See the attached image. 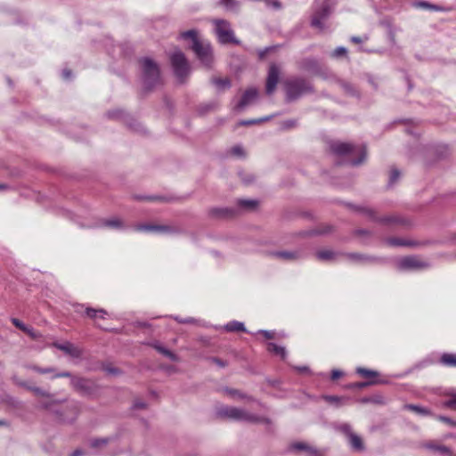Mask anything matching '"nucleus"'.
Instances as JSON below:
<instances>
[{"label": "nucleus", "mask_w": 456, "mask_h": 456, "mask_svg": "<svg viewBox=\"0 0 456 456\" xmlns=\"http://www.w3.org/2000/svg\"><path fill=\"white\" fill-rule=\"evenodd\" d=\"M181 37L188 41V46L193 51L200 61L207 68L213 62L214 57L210 44L198 37L197 30H186Z\"/></svg>", "instance_id": "obj_1"}, {"label": "nucleus", "mask_w": 456, "mask_h": 456, "mask_svg": "<svg viewBox=\"0 0 456 456\" xmlns=\"http://www.w3.org/2000/svg\"><path fill=\"white\" fill-rule=\"evenodd\" d=\"M336 4V0H315L312 5L310 25L316 28H323Z\"/></svg>", "instance_id": "obj_2"}, {"label": "nucleus", "mask_w": 456, "mask_h": 456, "mask_svg": "<svg viewBox=\"0 0 456 456\" xmlns=\"http://www.w3.org/2000/svg\"><path fill=\"white\" fill-rule=\"evenodd\" d=\"M330 149L335 154L346 157L347 161L353 166L362 164L366 158L364 147L354 146L347 142H333L330 145Z\"/></svg>", "instance_id": "obj_3"}, {"label": "nucleus", "mask_w": 456, "mask_h": 456, "mask_svg": "<svg viewBox=\"0 0 456 456\" xmlns=\"http://www.w3.org/2000/svg\"><path fill=\"white\" fill-rule=\"evenodd\" d=\"M216 414L220 418L230 419L238 421L257 422L259 418L243 409L221 405L216 408Z\"/></svg>", "instance_id": "obj_4"}, {"label": "nucleus", "mask_w": 456, "mask_h": 456, "mask_svg": "<svg viewBox=\"0 0 456 456\" xmlns=\"http://www.w3.org/2000/svg\"><path fill=\"white\" fill-rule=\"evenodd\" d=\"M170 62L176 78L180 82H183L191 72L190 64L183 53L180 50H175L170 55Z\"/></svg>", "instance_id": "obj_5"}, {"label": "nucleus", "mask_w": 456, "mask_h": 456, "mask_svg": "<svg viewBox=\"0 0 456 456\" xmlns=\"http://www.w3.org/2000/svg\"><path fill=\"white\" fill-rule=\"evenodd\" d=\"M143 83L147 88L153 86L159 79V68L151 58L145 57L140 61Z\"/></svg>", "instance_id": "obj_6"}, {"label": "nucleus", "mask_w": 456, "mask_h": 456, "mask_svg": "<svg viewBox=\"0 0 456 456\" xmlns=\"http://www.w3.org/2000/svg\"><path fill=\"white\" fill-rule=\"evenodd\" d=\"M310 84L300 78L289 80L286 84L287 97L289 101L295 100L302 94L311 91Z\"/></svg>", "instance_id": "obj_7"}, {"label": "nucleus", "mask_w": 456, "mask_h": 456, "mask_svg": "<svg viewBox=\"0 0 456 456\" xmlns=\"http://www.w3.org/2000/svg\"><path fill=\"white\" fill-rule=\"evenodd\" d=\"M397 268L402 271L423 270L429 266V264L418 256H405L397 260Z\"/></svg>", "instance_id": "obj_8"}, {"label": "nucleus", "mask_w": 456, "mask_h": 456, "mask_svg": "<svg viewBox=\"0 0 456 456\" xmlns=\"http://www.w3.org/2000/svg\"><path fill=\"white\" fill-rule=\"evenodd\" d=\"M53 346L72 358H80L82 355V350L70 342H54Z\"/></svg>", "instance_id": "obj_9"}, {"label": "nucleus", "mask_w": 456, "mask_h": 456, "mask_svg": "<svg viewBox=\"0 0 456 456\" xmlns=\"http://www.w3.org/2000/svg\"><path fill=\"white\" fill-rule=\"evenodd\" d=\"M280 71L275 64H272L269 68L268 77L266 80V93L271 94L275 90L279 81Z\"/></svg>", "instance_id": "obj_10"}, {"label": "nucleus", "mask_w": 456, "mask_h": 456, "mask_svg": "<svg viewBox=\"0 0 456 456\" xmlns=\"http://www.w3.org/2000/svg\"><path fill=\"white\" fill-rule=\"evenodd\" d=\"M257 90L256 88L248 89L242 95L240 101L236 106L238 110H242L247 106L252 104L257 98Z\"/></svg>", "instance_id": "obj_11"}, {"label": "nucleus", "mask_w": 456, "mask_h": 456, "mask_svg": "<svg viewBox=\"0 0 456 456\" xmlns=\"http://www.w3.org/2000/svg\"><path fill=\"white\" fill-rule=\"evenodd\" d=\"M70 384L74 389L81 394H87L92 388V383L84 378L71 377Z\"/></svg>", "instance_id": "obj_12"}, {"label": "nucleus", "mask_w": 456, "mask_h": 456, "mask_svg": "<svg viewBox=\"0 0 456 456\" xmlns=\"http://www.w3.org/2000/svg\"><path fill=\"white\" fill-rule=\"evenodd\" d=\"M29 391H31L32 393H34V395L37 396L45 397L49 399L48 401L41 403V407L44 409L50 410L53 404L61 402L52 399V395L48 392L43 390L38 387L33 386V387H29Z\"/></svg>", "instance_id": "obj_13"}, {"label": "nucleus", "mask_w": 456, "mask_h": 456, "mask_svg": "<svg viewBox=\"0 0 456 456\" xmlns=\"http://www.w3.org/2000/svg\"><path fill=\"white\" fill-rule=\"evenodd\" d=\"M217 5L232 12H238L240 9V2L238 0H218Z\"/></svg>", "instance_id": "obj_14"}, {"label": "nucleus", "mask_w": 456, "mask_h": 456, "mask_svg": "<svg viewBox=\"0 0 456 456\" xmlns=\"http://www.w3.org/2000/svg\"><path fill=\"white\" fill-rule=\"evenodd\" d=\"M217 38L222 44H238L233 30H216Z\"/></svg>", "instance_id": "obj_15"}, {"label": "nucleus", "mask_w": 456, "mask_h": 456, "mask_svg": "<svg viewBox=\"0 0 456 456\" xmlns=\"http://www.w3.org/2000/svg\"><path fill=\"white\" fill-rule=\"evenodd\" d=\"M273 256L278 258L283 259L285 261H292V260L298 259L301 256V252L300 251H286V250L276 251L273 253Z\"/></svg>", "instance_id": "obj_16"}, {"label": "nucleus", "mask_w": 456, "mask_h": 456, "mask_svg": "<svg viewBox=\"0 0 456 456\" xmlns=\"http://www.w3.org/2000/svg\"><path fill=\"white\" fill-rule=\"evenodd\" d=\"M379 8L384 11H397L401 8V2L400 0H381Z\"/></svg>", "instance_id": "obj_17"}, {"label": "nucleus", "mask_w": 456, "mask_h": 456, "mask_svg": "<svg viewBox=\"0 0 456 456\" xmlns=\"http://www.w3.org/2000/svg\"><path fill=\"white\" fill-rule=\"evenodd\" d=\"M135 230L139 232H168L170 228L163 225L139 224L135 226Z\"/></svg>", "instance_id": "obj_18"}, {"label": "nucleus", "mask_w": 456, "mask_h": 456, "mask_svg": "<svg viewBox=\"0 0 456 456\" xmlns=\"http://www.w3.org/2000/svg\"><path fill=\"white\" fill-rule=\"evenodd\" d=\"M102 225L110 229H121L124 227L123 222L116 217L102 221Z\"/></svg>", "instance_id": "obj_19"}, {"label": "nucleus", "mask_w": 456, "mask_h": 456, "mask_svg": "<svg viewBox=\"0 0 456 456\" xmlns=\"http://www.w3.org/2000/svg\"><path fill=\"white\" fill-rule=\"evenodd\" d=\"M266 349L270 353L280 355L282 359L286 357V349L283 346H278L274 343H268Z\"/></svg>", "instance_id": "obj_20"}, {"label": "nucleus", "mask_w": 456, "mask_h": 456, "mask_svg": "<svg viewBox=\"0 0 456 456\" xmlns=\"http://www.w3.org/2000/svg\"><path fill=\"white\" fill-rule=\"evenodd\" d=\"M349 444L351 447L354 450L360 451L363 448L362 441L360 436L355 435L354 433H350V436L348 437Z\"/></svg>", "instance_id": "obj_21"}, {"label": "nucleus", "mask_w": 456, "mask_h": 456, "mask_svg": "<svg viewBox=\"0 0 456 456\" xmlns=\"http://www.w3.org/2000/svg\"><path fill=\"white\" fill-rule=\"evenodd\" d=\"M206 26L213 27L214 28H229V22L226 20L224 19H214L208 21V24H206Z\"/></svg>", "instance_id": "obj_22"}, {"label": "nucleus", "mask_w": 456, "mask_h": 456, "mask_svg": "<svg viewBox=\"0 0 456 456\" xmlns=\"http://www.w3.org/2000/svg\"><path fill=\"white\" fill-rule=\"evenodd\" d=\"M412 6L415 8H420L430 11H436L438 7L426 1H415L412 3Z\"/></svg>", "instance_id": "obj_23"}, {"label": "nucleus", "mask_w": 456, "mask_h": 456, "mask_svg": "<svg viewBox=\"0 0 456 456\" xmlns=\"http://www.w3.org/2000/svg\"><path fill=\"white\" fill-rule=\"evenodd\" d=\"M225 330L228 331H245V326L240 322H231L225 325Z\"/></svg>", "instance_id": "obj_24"}, {"label": "nucleus", "mask_w": 456, "mask_h": 456, "mask_svg": "<svg viewBox=\"0 0 456 456\" xmlns=\"http://www.w3.org/2000/svg\"><path fill=\"white\" fill-rule=\"evenodd\" d=\"M238 206L243 209H254L257 206V201L254 200H239Z\"/></svg>", "instance_id": "obj_25"}, {"label": "nucleus", "mask_w": 456, "mask_h": 456, "mask_svg": "<svg viewBox=\"0 0 456 456\" xmlns=\"http://www.w3.org/2000/svg\"><path fill=\"white\" fill-rule=\"evenodd\" d=\"M441 362L448 366H456V354H444L441 357Z\"/></svg>", "instance_id": "obj_26"}, {"label": "nucleus", "mask_w": 456, "mask_h": 456, "mask_svg": "<svg viewBox=\"0 0 456 456\" xmlns=\"http://www.w3.org/2000/svg\"><path fill=\"white\" fill-rule=\"evenodd\" d=\"M426 447L433 450L434 452H437L441 454H449L450 453V449L444 445H439V444H435L429 443V444H426Z\"/></svg>", "instance_id": "obj_27"}, {"label": "nucleus", "mask_w": 456, "mask_h": 456, "mask_svg": "<svg viewBox=\"0 0 456 456\" xmlns=\"http://www.w3.org/2000/svg\"><path fill=\"white\" fill-rule=\"evenodd\" d=\"M404 408L408 409V410H410L411 411H414L417 414H420V415H428L429 414V411L427 408H424V407H421V406H419V405L406 404L404 406Z\"/></svg>", "instance_id": "obj_28"}, {"label": "nucleus", "mask_w": 456, "mask_h": 456, "mask_svg": "<svg viewBox=\"0 0 456 456\" xmlns=\"http://www.w3.org/2000/svg\"><path fill=\"white\" fill-rule=\"evenodd\" d=\"M391 246H413L414 243L399 238H390L387 240Z\"/></svg>", "instance_id": "obj_29"}, {"label": "nucleus", "mask_w": 456, "mask_h": 456, "mask_svg": "<svg viewBox=\"0 0 456 456\" xmlns=\"http://www.w3.org/2000/svg\"><path fill=\"white\" fill-rule=\"evenodd\" d=\"M155 348L160 353L162 354L163 355L168 357L171 361L173 362H177L178 361V357L176 354H175L173 352H171L170 350L161 346H155Z\"/></svg>", "instance_id": "obj_30"}, {"label": "nucleus", "mask_w": 456, "mask_h": 456, "mask_svg": "<svg viewBox=\"0 0 456 456\" xmlns=\"http://www.w3.org/2000/svg\"><path fill=\"white\" fill-rule=\"evenodd\" d=\"M316 256L321 260H330L334 256V252L330 250H321L316 253Z\"/></svg>", "instance_id": "obj_31"}, {"label": "nucleus", "mask_w": 456, "mask_h": 456, "mask_svg": "<svg viewBox=\"0 0 456 456\" xmlns=\"http://www.w3.org/2000/svg\"><path fill=\"white\" fill-rule=\"evenodd\" d=\"M230 153L237 158L245 157L244 149L240 145H235L230 150Z\"/></svg>", "instance_id": "obj_32"}, {"label": "nucleus", "mask_w": 456, "mask_h": 456, "mask_svg": "<svg viewBox=\"0 0 456 456\" xmlns=\"http://www.w3.org/2000/svg\"><path fill=\"white\" fill-rule=\"evenodd\" d=\"M263 2L265 3L267 8H272L274 10H280L281 9L282 6L281 3L279 0H263Z\"/></svg>", "instance_id": "obj_33"}, {"label": "nucleus", "mask_w": 456, "mask_h": 456, "mask_svg": "<svg viewBox=\"0 0 456 456\" xmlns=\"http://www.w3.org/2000/svg\"><path fill=\"white\" fill-rule=\"evenodd\" d=\"M271 118H272V116H267V117H264V118H258V119L244 120V121H241L240 124L244 125V126L259 124V123L270 120Z\"/></svg>", "instance_id": "obj_34"}, {"label": "nucleus", "mask_w": 456, "mask_h": 456, "mask_svg": "<svg viewBox=\"0 0 456 456\" xmlns=\"http://www.w3.org/2000/svg\"><path fill=\"white\" fill-rule=\"evenodd\" d=\"M213 83L221 89H225L230 87V81L228 79L223 78H215L213 79Z\"/></svg>", "instance_id": "obj_35"}, {"label": "nucleus", "mask_w": 456, "mask_h": 456, "mask_svg": "<svg viewBox=\"0 0 456 456\" xmlns=\"http://www.w3.org/2000/svg\"><path fill=\"white\" fill-rule=\"evenodd\" d=\"M291 447L294 450H307L310 453H315V451L310 448L305 443H295L291 445Z\"/></svg>", "instance_id": "obj_36"}, {"label": "nucleus", "mask_w": 456, "mask_h": 456, "mask_svg": "<svg viewBox=\"0 0 456 456\" xmlns=\"http://www.w3.org/2000/svg\"><path fill=\"white\" fill-rule=\"evenodd\" d=\"M356 371L358 374H360L363 377H366V378H371V377H375L377 375V372L370 370L364 369V368H357Z\"/></svg>", "instance_id": "obj_37"}, {"label": "nucleus", "mask_w": 456, "mask_h": 456, "mask_svg": "<svg viewBox=\"0 0 456 456\" xmlns=\"http://www.w3.org/2000/svg\"><path fill=\"white\" fill-rule=\"evenodd\" d=\"M87 316L90 318H95L97 314H101V317H103V314H106V312L103 309L96 310L93 308H86V310Z\"/></svg>", "instance_id": "obj_38"}, {"label": "nucleus", "mask_w": 456, "mask_h": 456, "mask_svg": "<svg viewBox=\"0 0 456 456\" xmlns=\"http://www.w3.org/2000/svg\"><path fill=\"white\" fill-rule=\"evenodd\" d=\"M451 399L445 403L447 407H452L456 405V390H452L447 394Z\"/></svg>", "instance_id": "obj_39"}, {"label": "nucleus", "mask_w": 456, "mask_h": 456, "mask_svg": "<svg viewBox=\"0 0 456 456\" xmlns=\"http://www.w3.org/2000/svg\"><path fill=\"white\" fill-rule=\"evenodd\" d=\"M346 53L347 51L345 47L339 46L333 51L331 55L332 57L339 58L342 56H346Z\"/></svg>", "instance_id": "obj_40"}, {"label": "nucleus", "mask_w": 456, "mask_h": 456, "mask_svg": "<svg viewBox=\"0 0 456 456\" xmlns=\"http://www.w3.org/2000/svg\"><path fill=\"white\" fill-rule=\"evenodd\" d=\"M228 395H230L232 398L243 399L246 398V395L241 394L240 391L235 389H226L225 390Z\"/></svg>", "instance_id": "obj_41"}, {"label": "nucleus", "mask_w": 456, "mask_h": 456, "mask_svg": "<svg viewBox=\"0 0 456 456\" xmlns=\"http://www.w3.org/2000/svg\"><path fill=\"white\" fill-rule=\"evenodd\" d=\"M400 176V172L397 169H392L389 176V183L392 184L397 181Z\"/></svg>", "instance_id": "obj_42"}, {"label": "nucleus", "mask_w": 456, "mask_h": 456, "mask_svg": "<svg viewBox=\"0 0 456 456\" xmlns=\"http://www.w3.org/2000/svg\"><path fill=\"white\" fill-rule=\"evenodd\" d=\"M14 380H15V383L21 387H24L26 388L27 390L29 391V387H33L32 385H30L28 382L25 381V380H22V379H20L18 378H14Z\"/></svg>", "instance_id": "obj_43"}, {"label": "nucleus", "mask_w": 456, "mask_h": 456, "mask_svg": "<svg viewBox=\"0 0 456 456\" xmlns=\"http://www.w3.org/2000/svg\"><path fill=\"white\" fill-rule=\"evenodd\" d=\"M12 324H13L15 327L19 328L20 330H23V331H25V330H27V327H28V326H26L22 322H20V321L19 319H17V318H12Z\"/></svg>", "instance_id": "obj_44"}, {"label": "nucleus", "mask_w": 456, "mask_h": 456, "mask_svg": "<svg viewBox=\"0 0 456 456\" xmlns=\"http://www.w3.org/2000/svg\"><path fill=\"white\" fill-rule=\"evenodd\" d=\"M340 430L345 433L347 437L350 436V433H353L352 430H351V427L348 425V424H342L340 426Z\"/></svg>", "instance_id": "obj_45"}, {"label": "nucleus", "mask_w": 456, "mask_h": 456, "mask_svg": "<svg viewBox=\"0 0 456 456\" xmlns=\"http://www.w3.org/2000/svg\"><path fill=\"white\" fill-rule=\"evenodd\" d=\"M24 332L28 334L32 338H37L39 337V334L29 327H27V330Z\"/></svg>", "instance_id": "obj_46"}, {"label": "nucleus", "mask_w": 456, "mask_h": 456, "mask_svg": "<svg viewBox=\"0 0 456 456\" xmlns=\"http://www.w3.org/2000/svg\"><path fill=\"white\" fill-rule=\"evenodd\" d=\"M106 443H107V441L105 439H95V440L92 441L91 444L93 447H98L101 444H104Z\"/></svg>", "instance_id": "obj_47"}, {"label": "nucleus", "mask_w": 456, "mask_h": 456, "mask_svg": "<svg viewBox=\"0 0 456 456\" xmlns=\"http://www.w3.org/2000/svg\"><path fill=\"white\" fill-rule=\"evenodd\" d=\"M69 377H71V374L69 371H63V372H59V373L54 374V376H53V379L69 378Z\"/></svg>", "instance_id": "obj_48"}, {"label": "nucleus", "mask_w": 456, "mask_h": 456, "mask_svg": "<svg viewBox=\"0 0 456 456\" xmlns=\"http://www.w3.org/2000/svg\"><path fill=\"white\" fill-rule=\"evenodd\" d=\"M367 40V37H351V42L353 43H355V44H358V43H362L363 41Z\"/></svg>", "instance_id": "obj_49"}, {"label": "nucleus", "mask_w": 456, "mask_h": 456, "mask_svg": "<svg viewBox=\"0 0 456 456\" xmlns=\"http://www.w3.org/2000/svg\"><path fill=\"white\" fill-rule=\"evenodd\" d=\"M341 376H342V372H341L340 370H332V372H331V379H332L333 380H335V379H337L340 378Z\"/></svg>", "instance_id": "obj_50"}, {"label": "nucleus", "mask_w": 456, "mask_h": 456, "mask_svg": "<svg viewBox=\"0 0 456 456\" xmlns=\"http://www.w3.org/2000/svg\"><path fill=\"white\" fill-rule=\"evenodd\" d=\"M134 407L136 409H143L146 407V403L141 401H136L134 403Z\"/></svg>", "instance_id": "obj_51"}, {"label": "nucleus", "mask_w": 456, "mask_h": 456, "mask_svg": "<svg viewBox=\"0 0 456 456\" xmlns=\"http://www.w3.org/2000/svg\"><path fill=\"white\" fill-rule=\"evenodd\" d=\"M26 368L29 369V370H32L41 374L42 368L39 367V366H37V365H27Z\"/></svg>", "instance_id": "obj_52"}, {"label": "nucleus", "mask_w": 456, "mask_h": 456, "mask_svg": "<svg viewBox=\"0 0 456 456\" xmlns=\"http://www.w3.org/2000/svg\"><path fill=\"white\" fill-rule=\"evenodd\" d=\"M260 332L263 333L264 336L265 337V338H267V339H271L273 338V333L272 331L261 330Z\"/></svg>", "instance_id": "obj_53"}, {"label": "nucleus", "mask_w": 456, "mask_h": 456, "mask_svg": "<svg viewBox=\"0 0 456 456\" xmlns=\"http://www.w3.org/2000/svg\"><path fill=\"white\" fill-rule=\"evenodd\" d=\"M213 362L217 364L218 366L220 367H224L225 366V362L218 358H214L213 359Z\"/></svg>", "instance_id": "obj_54"}, {"label": "nucleus", "mask_w": 456, "mask_h": 456, "mask_svg": "<svg viewBox=\"0 0 456 456\" xmlns=\"http://www.w3.org/2000/svg\"><path fill=\"white\" fill-rule=\"evenodd\" d=\"M54 371V369L52 367L49 368H42L41 374L52 373Z\"/></svg>", "instance_id": "obj_55"}, {"label": "nucleus", "mask_w": 456, "mask_h": 456, "mask_svg": "<svg viewBox=\"0 0 456 456\" xmlns=\"http://www.w3.org/2000/svg\"><path fill=\"white\" fill-rule=\"evenodd\" d=\"M62 77H63L65 79H69V78L71 77V72H70V70L64 69V70L62 71Z\"/></svg>", "instance_id": "obj_56"}, {"label": "nucleus", "mask_w": 456, "mask_h": 456, "mask_svg": "<svg viewBox=\"0 0 456 456\" xmlns=\"http://www.w3.org/2000/svg\"><path fill=\"white\" fill-rule=\"evenodd\" d=\"M179 322H182V323H191L193 322V319L192 318H188V319H178V318H175Z\"/></svg>", "instance_id": "obj_57"}, {"label": "nucleus", "mask_w": 456, "mask_h": 456, "mask_svg": "<svg viewBox=\"0 0 456 456\" xmlns=\"http://www.w3.org/2000/svg\"><path fill=\"white\" fill-rule=\"evenodd\" d=\"M349 257L353 260H361V259H363V257L360 255H357V254H351L349 255Z\"/></svg>", "instance_id": "obj_58"}, {"label": "nucleus", "mask_w": 456, "mask_h": 456, "mask_svg": "<svg viewBox=\"0 0 456 456\" xmlns=\"http://www.w3.org/2000/svg\"><path fill=\"white\" fill-rule=\"evenodd\" d=\"M82 452L79 450L75 451L71 456H81Z\"/></svg>", "instance_id": "obj_59"}, {"label": "nucleus", "mask_w": 456, "mask_h": 456, "mask_svg": "<svg viewBox=\"0 0 456 456\" xmlns=\"http://www.w3.org/2000/svg\"><path fill=\"white\" fill-rule=\"evenodd\" d=\"M7 425H8L7 421H5L4 419H0V427H5Z\"/></svg>", "instance_id": "obj_60"}, {"label": "nucleus", "mask_w": 456, "mask_h": 456, "mask_svg": "<svg viewBox=\"0 0 456 456\" xmlns=\"http://www.w3.org/2000/svg\"><path fill=\"white\" fill-rule=\"evenodd\" d=\"M440 419L444 422L452 423V421L446 417H440Z\"/></svg>", "instance_id": "obj_61"}, {"label": "nucleus", "mask_w": 456, "mask_h": 456, "mask_svg": "<svg viewBox=\"0 0 456 456\" xmlns=\"http://www.w3.org/2000/svg\"><path fill=\"white\" fill-rule=\"evenodd\" d=\"M294 125V122L293 121H289L287 124H286V127H290Z\"/></svg>", "instance_id": "obj_62"}, {"label": "nucleus", "mask_w": 456, "mask_h": 456, "mask_svg": "<svg viewBox=\"0 0 456 456\" xmlns=\"http://www.w3.org/2000/svg\"><path fill=\"white\" fill-rule=\"evenodd\" d=\"M109 371L113 374H116L118 372L116 369H110Z\"/></svg>", "instance_id": "obj_63"}, {"label": "nucleus", "mask_w": 456, "mask_h": 456, "mask_svg": "<svg viewBox=\"0 0 456 456\" xmlns=\"http://www.w3.org/2000/svg\"><path fill=\"white\" fill-rule=\"evenodd\" d=\"M7 186L4 183H0V191L4 190Z\"/></svg>", "instance_id": "obj_64"}]
</instances>
